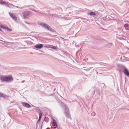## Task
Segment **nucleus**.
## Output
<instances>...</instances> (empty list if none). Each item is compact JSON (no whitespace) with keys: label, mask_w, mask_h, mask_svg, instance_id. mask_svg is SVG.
<instances>
[{"label":"nucleus","mask_w":129,"mask_h":129,"mask_svg":"<svg viewBox=\"0 0 129 129\" xmlns=\"http://www.w3.org/2000/svg\"><path fill=\"white\" fill-rule=\"evenodd\" d=\"M0 78L2 81L10 82L13 80L12 76L11 75H9L8 76H1L0 77Z\"/></svg>","instance_id":"obj_1"},{"label":"nucleus","mask_w":129,"mask_h":129,"mask_svg":"<svg viewBox=\"0 0 129 129\" xmlns=\"http://www.w3.org/2000/svg\"><path fill=\"white\" fill-rule=\"evenodd\" d=\"M62 107L65 108V113L66 117L71 119V118L69 113V110L68 108L64 104H62Z\"/></svg>","instance_id":"obj_2"},{"label":"nucleus","mask_w":129,"mask_h":129,"mask_svg":"<svg viewBox=\"0 0 129 129\" xmlns=\"http://www.w3.org/2000/svg\"><path fill=\"white\" fill-rule=\"evenodd\" d=\"M40 25L48 30L52 32H55V30L47 24H45L43 23H41L40 24Z\"/></svg>","instance_id":"obj_3"},{"label":"nucleus","mask_w":129,"mask_h":129,"mask_svg":"<svg viewBox=\"0 0 129 129\" xmlns=\"http://www.w3.org/2000/svg\"><path fill=\"white\" fill-rule=\"evenodd\" d=\"M121 67L122 69L123 70L124 74L129 77V72L128 70L123 66H122Z\"/></svg>","instance_id":"obj_4"},{"label":"nucleus","mask_w":129,"mask_h":129,"mask_svg":"<svg viewBox=\"0 0 129 129\" xmlns=\"http://www.w3.org/2000/svg\"><path fill=\"white\" fill-rule=\"evenodd\" d=\"M9 14L11 17L14 20L16 21L17 20V17L14 14L11 12H9Z\"/></svg>","instance_id":"obj_5"},{"label":"nucleus","mask_w":129,"mask_h":129,"mask_svg":"<svg viewBox=\"0 0 129 129\" xmlns=\"http://www.w3.org/2000/svg\"><path fill=\"white\" fill-rule=\"evenodd\" d=\"M43 47V45L42 44H39L36 45L34 46V47L38 49H40L42 48Z\"/></svg>","instance_id":"obj_6"},{"label":"nucleus","mask_w":129,"mask_h":129,"mask_svg":"<svg viewBox=\"0 0 129 129\" xmlns=\"http://www.w3.org/2000/svg\"><path fill=\"white\" fill-rule=\"evenodd\" d=\"M29 13L28 11H23L22 12V14L25 18L27 17L29 15Z\"/></svg>","instance_id":"obj_7"},{"label":"nucleus","mask_w":129,"mask_h":129,"mask_svg":"<svg viewBox=\"0 0 129 129\" xmlns=\"http://www.w3.org/2000/svg\"><path fill=\"white\" fill-rule=\"evenodd\" d=\"M22 104L23 106L29 108L31 107V106L29 104L27 103H22Z\"/></svg>","instance_id":"obj_8"},{"label":"nucleus","mask_w":129,"mask_h":129,"mask_svg":"<svg viewBox=\"0 0 129 129\" xmlns=\"http://www.w3.org/2000/svg\"><path fill=\"white\" fill-rule=\"evenodd\" d=\"M7 5L8 7L10 8H13V7H14V5L11 4H10L9 3H6V5H5V6H6Z\"/></svg>","instance_id":"obj_9"},{"label":"nucleus","mask_w":129,"mask_h":129,"mask_svg":"<svg viewBox=\"0 0 129 129\" xmlns=\"http://www.w3.org/2000/svg\"><path fill=\"white\" fill-rule=\"evenodd\" d=\"M53 125L54 126H56V127H55V128H56V127H57V124L55 120H53V121L52 122Z\"/></svg>","instance_id":"obj_10"},{"label":"nucleus","mask_w":129,"mask_h":129,"mask_svg":"<svg viewBox=\"0 0 129 129\" xmlns=\"http://www.w3.org/2000/svg\"><path fill=\"white\" fill-rule=\"evenodd\" d=\"M42 112L40 111L39 113V119L38 120V122L40 121L41 119L42 116Z\"/></svg>","instance_id":"obj_11"},{"label":"nucleus","mask_w":129,"mask_h":129,"mask_svg":"<svg viewBox=\"0 0 129 129\" xmlns=\"http://www.w3.org/2000/svg\"><path fill=\"white\" fill-rule=\"evenodd\" d=\"M6 95L5 94H3V93H0V97L5 98H6Z\"/></svg>","instance_id":"obj_12"},{"label":"nucleus","mask_w":129,"mask_h":129,"mask_svg":"<svg viewBox=\"0 0 129 129\" xmlns=\"http://www.w3.org/2000/svg\"><path fill=\"white\" fill-rule=\"evenodd\" d=\"M124 26L126 30H127L128 29V24H124Z\"/></svg>","instance_id":"obj_13"},{"label":"nucleus","mask_w":129,"mask_h":129,"mask_svg":"<svg viewBox=\"0 0 129 129\" xmlns=\"http://www.w3.org/2000/svg\"><path fill=\"white\" fill-rule=\"evenodd\" d=\"M48 48H50L52 49H56V48L55 46H52L51 45H48Z\"/></svg>","instance_id":"obj_14"},{"label":"nucleus","mask_w":129,"mask_h":129,"mask_svg":"<svg viewBox=\"0 0 129 129\" xmlns=\"http://www.w3.org/2000/svg\"><path fill=\"white\" fill-rule=\"evenodd\" d=\"M89 14L91 16H95V13L93 12H90Z\"/></svg>","instance_id":"obj_15"},{"label":"nucleus","mask_w":129,"mask_h":129,"mask_svg":"<svg viewBox=\"0 0 129 129\" xmlns=\"http://www.w3.org/2000/svg\"><path fill=\"white\" fill-rule=\"evenodd\" d=\"M6 3H6V2H5L2 0H1L0 1V4H5L6 5Z\"/></svg>","instance_id":"obj_16"},{"label":"nucleus","mask_w":129,"mask_h":129,"mask_svg":"<svg viewBox=\"0 0 129 129\" xmlns=\"http://www.w3.org/2000/svg\"><path fill=\"white\" fill-rule=\"evenodd\" d=\"M1 27L2 28H3V29H6L7 27H6L5 26H4L3 25H2L1 26Z\"/></svg>","instance_id":"obj_17"},{"label":"nucleus","mask_w":129,"mask_h":129,"mask_svg":"<svg viewBox=\"0 0 129 129\" xmlns=\"http://www.w3.org/2000/svg\"><path fill=\"white\" fill-rule=\"evenodd\" d=\"M7 30L9 31H11V30L9 29V28H8L7 27H6V29Z\"/></svg>","instance_id":"obj_18"},{"label":"nucleus","mask_w":129,"mask_h":129,"mask_svg":"<svg viewBox=\"0 0 129 129\" xmlns=\"http://www.w3.org/2000/svg\"><path fill=\"white\" fill-rule=\"evenodd\" d=\"M24 22L28 24H29V23H28L26 21H25Z\"/></svg>","instance_id":"obj_19"},{"label":"nucleus","mask_w":129,"mask_h":129,"mask_svg":"<svg viewBox=\"0 0 129 129\" xmlns=\"http://www.w3.org/2000/svg\"><path fill=\"white\" fill-rule=\"evenodd\" d=\"M15 7H16L17 8H20V7L17 6H15Z\"/></svg>","instance_id":"obj_20"},{"label":"nucleus","mask_w":129,"mask_h":129,"mask_svg":"<svg viewBox=\"0 0 129 129\" xmlns=\"http://www.w3.org/2000/svg\"><path fill=\"white\" fill-rule=\"evenodd\" d=\"M32 10L34 11H36V10Z\"/></svg>","instance_id":"obj_21"},{"label":"nucleus","mask_w":129,"mask_h":129,"mask_svg":"<svg viewBox=\"0 0 129 129\" xmlns=\"http://www.w3.org/2000/svg\"><path fill=\"white\" fill-rule=\"evenodd\" d=\"M24 82V81H23L21 82V83H23Z\"/></svg>","instance_id":"obj_22"},{"label":"nucleus","mask_w":129,"mask_h":129,"mask_svg":"<svg viewBox=\"0 0 129 129\" xmlns=\"http://www.w3.org/2000/svg\"><path fill=\"white\" fill-rule=\"evenodd\" d=\"M127 22H128L129 23V20Z\"/></svg>","instance_id":"obj_23"},{"label":"nucleus","mask_w":129,"mask_h":129,"mask_svg":"<svg viewBox=\"0 0 129 129\" xmlns=\"http://www.w3.org/2000/svg\"><path fill=\"white\" fill-rule=\"evenodd\" d=\"M23 8V7H21V9H22V8Z\"/></svg>","instance_id":"obj_24"},{"label":"nucleus","mask_w":129,"mask_h":129,"mask_svg":"<svg viewBox=\"0 0 129 129\" xmlns=\"http://www.w3.org/2000/svg\"><path fill=\"white\" fill-rule=\"evenodd\" d=\"M92 68H93V67H91V68L90 69H92Z\"/></svg>","instance_id":"obj_25"},{"label":"nucleus","mask_w":129,"mask_h":129,"mask_svg":"<svg viewBox=\"0 0 129 129\" xmlns=\"http://www.w3.org/2000/svg\"><path fill=\"white\" fill-rule=\"evenodd\" d=\"M97 74H98V72H97Z\"/></svg>","instance_id":"obj_26"},{"label":"nucleus","mask_w":129,"mask_h":129,"mask_svg":"<svg viewBox=\"0 0 129 129\" xmlns=\"http://www.w3.org/2000/svg\"><path fill=\"white\" fill-rule=\"evenodd\" d=\"M128 30H129V29H128Z\"/></svg>","instance_id":"obj_27"}]
</instances>
